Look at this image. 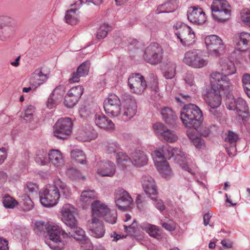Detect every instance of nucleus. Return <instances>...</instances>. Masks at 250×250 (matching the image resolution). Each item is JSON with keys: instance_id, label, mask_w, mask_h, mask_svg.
<instances>
[{"instance_id": "obj_63", "label": "nucleus", "mask_w": 250, "mask_h": 250, "mask_svg": "<svg viewBox=\"0 0 250 250\" xmlns=\"http://www.w3.org/2000/svg\"><path fill=\"white\" fill-rule=\"evenodd\" d=\"M38 189V186L36 184L33 183H27L24 186V190L25 192L33 193Z\"/></svg>"}, {"instance_id": "obj_40", "label": "nucleus", "mask_w": 250, "mask_h": 250, "mask_svg": "<svg viewBox=\"0 0 250 250\" xmlns=\"http://www.w3.org/2000/svg\"><path fill=\"white\" fill-rule=\"evenodd\" d=\"M142 229L145 230L151 237L157 238L160 236L159 234V228L153 225L144 223L142 225Z\"/></svg>"}, {"instance_id": "obj_34", "label": "nucleus", "mask_w": 250, "mask_h": 250, "mask_svg": "<svg viewBox=\"0 0 250 250\" xmlns=\"http://www.w3.org/2000/svg\"><path fill=\"white\" fill-rule=\"evenodd\" d=\"M220 65L221 67V73L220 74L230 76L234 74L236 72V69L234 63L229 60H221L220 61Z\"/></svg>"}, {"instance_id": "obj_36", "label": "nucleus", "mask_w": 250, "mask_h": 250, "mask_svg": "<svg viewBox=\"0 0 250 250\" xmlns=\"http://www.w3.org/2000/svg\"><path fill=\"white\" fill-rule=\"evenodd\" d=\"M128 84L134 92H136V89L141 87V74L139 73H132L128 79Z\"/></svg>"}, {"instance_id": "obj_58", "label": "nucleus", "mask_w": 250, "mask_h": 250, "mask_svg": "<svg viewBox=\"0 0 250 250\" xmlns=\"http://www.w3.org/2000/svg\"><path fill=\"white\" fill-rule=\"evenodd\" d=\"M80 116L84 119L91 118L92 116H94V113L86 106H82L79 110Z\"/></svg>"}, {"instance_id": "obj_64", "label": "nucleus", "mask_w": 250, "mask_h": 250, "mask_svg": "<svg viewBox=\"0 0 250 250\" xmlns=\"http://www.w3.org/2000/svg\"><path fill=\"white\" fill-rule=\"evenodd\" d=\"M34 111V107L32 105H29L25 110L24 120H29L33 116Z\"/></svg>"}, {"instance_id": "obj_18", "label": "nucleus", "mask_w": 250, "mask_h": 250, "mask_svg": "<svg viewBox=\"0 0 250 250\" xmlns=\"http://www.w3.org/2000/svg\"><path fill=\"white\" fill-rule=\"evenodd\" d=\"M13 20L7 16H0V41H6L13 35Z\"/></svg>"}, {"instance_id": "obj_43", "label": "nucleus", "mask_w": 250, "mask_h": 250, "mask_svg": "<svg viewBox=\"0 0 250 250\" xmlns=\"http://www.w3.org/2000/svg\"><path fill=\"white\" fill-rule=\"evenodd\" d=\"M193 131L198 132L200 135L204 137H207L210 133V128L208 126L204 125L200 121V124L198 125H193L192 127Z\"/></svg>"}, {"instance_id": "obj_51", "label": "nucleus", "mask_w": 250, "mask_h": 250, "mask_svg": "<svg viewBox=\"0 0 250 250\" xmlns=\"http://www.w3.org/2000/svg\"><path fill=\"white\" fill-rule=\"evenodd\" d=\"M240 20L242 23L250 27V10L244 9L240 14Z\"/></svg>"}, {"instance_id": "obj_62", "label": "nucleus", "mask_w": 250, "mask_h": 250, "mask_svg": "<svg viewBox=\"0 0 250 250\" xmlns=\"http://www.w3.org/2000/svg\"><path fill=\"white\" fill-rule=\"evenodd\" d=\"M150 77H151V79H152V80H151L152 84L151 85V88L156 93L159 95L157 77L156 76H155L153 74H151Z\"/></svg>"}, {"instance_id": "obj_12", "label": "nucleus", "mask_w": 250, "mask_h": 250, "mask_svg": "<svg viewBox=\"0 0 250 250\" xmlns=\"http://www.w3.org/2000/svg\"><path fill=\"white\" fill-rule=\"evenodd\" d=\"M137 107L135 100L130 97L127 98L122 102L117 117L124 122H127L136 114Z\"/></svg>"}, {"instance_id": "obj_31", "label": "nucleus", "mask_w": 250, "mask_h": 250, "mask_svg": "<svg viewBox=\"0 0 250 250\" xmlns=\"http://www.w3.org/2000/svg\"><path fill=\"white\" fill-rule=\"evenodd\" d=\"M155 167L158 171L165 178H168L171 174V169L168 163L166 161H159L158 159H153Z\"/></svg>"}, {"instance_id": "obj_47", "label": "nucleus", "mask_w": 250, "mask_h": 250, "mask_svg": "<svg viewBox=\"0 0 250 250\" xmlns=\"http://www.w3.org/2000/svg\"><path fill=\"white\" fill-rule=\"evenodd\" d=\"M184 80L188 87L190 88L193 92L196 90L197 86L194 82V77L192 73L187 72L184 76Z\"/></svg>"}, {"instance_id": "obj_29", "label": "nucleus", "mask_w": 250, "mask_h": 250, "mask_svg": "<svg viewBox=\"0 0 250 250\" xmlns=\"http://www.w3.org/2000/svg\"><path fill=\"white\" fill-rule=\"evenodd\" d=\"M79 139L83 142L90 141L97 137V133L92 127L88 126L80 130L79 132Z\"/></svg>"}, {"instance_id": "obj_13", "label": "nucleus", "mask_w": 250, "mask_h": 250, "mask_svg": "<svg viewBox=\"0 0 250 250\" xmlns=\"http://www.w3.org/2000/svg\"><path fill=\"white\" fill-rule=\"evenodd\" d=\"M205 42L208 53L213 56H218L224 50L222 39L218 36L211 35L205 38Z\"/></svg>"}, {"instance_id": "obj_21", "label": "nucleus", "mask_w": 250, "mask_h": 250, "mask_svg": "<svg viewBox=\"0 0 250 250\" xmlns=\"http://www.w3.org/2000/svg\"><path fill=\"white\" fill-rule=\"evenodd\" d=\"M65 89L64 85H59L55 87L47 101L46 104L48 108H53L62 101L65 92Z\"/></svg>"}, {"instance_id": "obj_7", "label": "nucleus", "mask_w": 250, "mask_h": 250, "mask_svg": "<svg viewBox=\"0 0 250 250\" xmlns=\"http://www.w3.org/2000/svg\"><path fill=\"white\" fill-rule=\"evenodd\" d=\"M183 62L194 68H202L208 63V60L201 50H191L184 54Z\"/></svg>"}, {"instance_id": "obj_6", "label": "nucleus", "mask_w": 250, "mask_h": 250, "mask_svg": "<svg viewBox=\"0 0 250 250\" xmlns=\"http://www.w3.org/2000/svg\"><path fill=\"white\" fill-rule=\"evenodd\" d=\"M205 100L210 107L209 109V112L215 118L220 120L222 117V113L217 110V108L222 102L220 91L211 87L208 90L205 96Z\"/></svg>"}, {"instance_id": "obj_52", "label": "nucleus", "mask_w": 250, "mask_h": 250, "mask_svg": "<svg viewBox=\"0 0 250 250\" xmlns=\"http://www.w3.org/2000/svg\"><path fill=\"white\" fill-rule=\"evenodd\" d=\"M66 175L72 180H79L80 178L85 179V177L81 175L80 171L76 168L71 167L67 169L66 171Z\"/></svg>"}, {"instance_id": "obj_10", "label": "nucleus", "mask_w": 250, "mask_h": 250, "mask_svg": "<svg viewBox=\"0 0 250 250\" xmlns=\"http://www.w3.org/2000/svg\"><path fill=\"white\" fill-rule=\"evenodd\" d=\"M175 34L181 43L186 46L194 42L195 35L191 28L186 23L177 22L173 25Z\"/></svg>"}, {"instance_id": "obj_50", "label": "nucleus", "mask_w": 250, "mask_h": 250, "mask_svg": "<svg viewBox=\"0 0 250 250\" xmlns=\"http://www.w3.org/2000/svg\"><path fill=\"white\" fill-rule=\"evenodd\" d=\"M167 142L174 143L178 139V136L173 130L167 128L161 136Z\"/></svg>"}, {"instance_id": "obj_16", "label": "nucleus", "mask_w": 250, "mask_h": 250, "mask_svg": "<svg viewBox=\"0 0 250 250\" xmlns=\"http://www.w3.org/2000/svg\"><path fill=\"white\" fill-rule=\"evenodd\" d=\"M116 206L121 210H127L132 205L133 199L129 194L124 189L119 188L114 194Z\"/></svg>"}, {"instance_id": "obj_1", "label": "nucleus", "mask_w": 250, "mask_h": 250, "mask_svg": "<svg viewBox=\"0 0 250 250\" xmlns=\"http://www.w3.org/2000/svg\"><path fill=\"white\" fill-rule=\"evenodd\" d=\"M35 227L40 231H42L45 227L49 237V239L45 242L51 250H62L64 249L66 241L65 239L69 235L61 227L56 225L45 224L44 222L42 221L36 222Z\"/></svg>"}, {"instance_id": "obj_25", "label": "nucleus", "mask_w": 250, "mask_h": 250, "mask_svg": "<svg viewBox=\"0 0 250 250\" xmlns=\"http://www.w3.org/2000/svg\"><path fill=\"white\" fill-rule=\"evenodd\" d=\"M116 171V166L111 161H103L98 163L97 173L102 176L112 177Z\"/></svg>"}, {"instance_id": "obj_26", "label": "nucleus", "mask_w": 250, "mask_h": 250, "mask_svg": "<svg viewBox=\"0 0 250 250\" xmlns=\"http://www.w3.org/2000/svg\"><path fill=\"white\" fill-rule=\"evenodd\" d=\"M94 120L96 125L101 129L110 131L114 128L115 125L113 122L103 114H95Z\"/></svg>"}, {"instance_id": "obj_30", "label": "nucleus", "mask_w": 250, "mask_h": 250, "mask_svg": "<svg viewBox=\"0 0 250 250\" xmlns=\"http://www.w3.org/2000/svg\"><path fill=\"white\" fill-rule=\"evenodd\" d=\"M178 7L177 0H169L165 3L159 5L155 11L157 14L174 12Z\"/></svg>"}, {"instance_id": "obj_60", "label": "nucleus", "mask_w": 250, "mask_h": 250, "mask_svg": "<svg viewBox=\"0 0 250 250\" xmlns=\"http://www.w3.org/2000/svg\"><path fill=\"white\" fill-rule=\"evenodd\" d=\"M153 201V204L155 208L161 212L163 211L165 209V206L163 201L160 199H158V195H156L155 199H151Z\"/></svg>"}, {"instance_id": "obj_19", "label": "nucleus", "mask_w": 250, "mask_h": 250, "mask_svg": "<svg viewBox=\"0 0 250 250\" xmlns=\"http://www.w3.org/2000/svg\"><path fill=\"white\" fill-rule=\"evenodd\" d=\"M131 157H128L125 153L118 152L117 154V163L119 165L123 166L124 162L130 161L135 167H141V150L140 149H136L130 153Z\"/></svg>"}, {"instance_id": "obj_35", "label": "nucleus", "mask_w": 250, "mask_h": 250, "mask_svg": "<svg viewBox=\"0 0 250 250\" xmlns=\"http://www.w3.org/2000/svg\"><path fill=\"white\" fill-rule=\"evenodd\" d=\"M161 114L163 120L169 125H173L177 119L175 113L171 108L165 107L162 109Z\"/></svg>"}, {"instance_id": "obj_59", "label": "nucleus", "mask_w": 250, "mask_h": 250, "mask_svg": "<svg viewBox=\"0 0 250 250\" xmlns=\"http://www.w3.org/2000/svg\"><path fill=\"white\" fill-rule=\"evenodd\" d=\"M160 224L165 229L169 231L175 230L176 228V223L174 222H164L161 221Z\"/></svg>"}, {"instance_id": "obj_15", "label": "nucleus", "mask_w": 250, "mask_h": 250, "mask_svg": "<svg viewBox=\"0 0 250 250\" xmlns=\"http://www.w3.org/2000/svg\"><path fill=\"white\" fill-rule=\"evenodd\" d=\"M121 104L120 98L116 94L110 93L104 103L105 113L112 117H117Z\"/></svg>"}, {"instance_id": "obj_28", "label": "nucleus", "mask_w": 250, "mask_h": 250, "mask_svg": "<svg viewBox=\"0 0 250 250\" xmlns=\"http://www.w3.org/2000/svg\"><path fill=\"white\" fill-rule=\"evenodd\" d=\"M91 207L92 218L103 217L109 210L107 206L99 200H96L93 202L91 204Z\"/></svg>"}, {"instance_id": "obj_56", "label": "nucleus", "mask_w": 250, "mask_h": 250, "mask_svg": "<svg viewBox=\"0 0 250 250\" xmlns=\"http://www.w3.org/2000/svg\"><path fill=\"white\" fill-rule=\"evenodd\" d=\"M69 95L79 99L83 93V88L81 85L74 86L70 89L68 92Z\"/></svg>"}, {"instance_id": "obj_17", "label": "nucleus", "mask_w": 250, "mask_h": 250, "mask_svg": "<svg viewBox=\"0 0 250 250\" xmlns=\"http://www.w3.org/2000/svg\"><path fill=\"white\" fill-rule=\"evenodd\" d=\"M76 208L70 204H65L61 210V218L62 222L68 227L76 226V219L75 217Z\"/></svg>"}, {"instance_id": "obj_39", "label": "nucleus", "mask_w": 250, "mask_h": 250, "mask_svg": "<svg viewBox=\"0 0 250 250\" xmlns=\"http://www.w3.org/2000/svg\"><path fill=\"white\" fill-rule=\"evenodd\" d=\"M71 157L72 159L82 165L86 164L85 154L83 150L79 149H73L71 152Z\"/></svg>"}, {"instance_id": "obj_23", "label": "nucleus", "mask_w": 250, "mask_h": 250, "mask_svg": "<svg viewBox=\"0 0 250 250\" xmlns=\"http://www.w3.org/2000/svg\"><path fill=\"white\" fill-rule=\"evenodd\" d=\"M88 232L96 238H102L105 234V229L103 223L99 218H92L91 224L88 229Z\"/></svg>"}, {"instance_id": "obj_4", "label": "nucleus", "mask_w": 250, "mask_h": 250, "mask_svg": "<svg viewBox=\"0 0 250 250\" xmlns=\"http://www.w3.org/2000/svg\"><path fill=\"white\" fill-rule=\"evenodd\" d=\"M153 159L169 160L171 157L177 163L185 162L186 159V153L180 148H172L168 145L163 146L159 149L154 151L152 154Z\"/></svg>"}, {"instance_id": "obj_11", "label": "nucleus", "mask_w": 250, "mask_h": 250, "mask_svg": "<svg viewBox=\"0 0 250 250\" xmlns=\"http://www.w3.org/2000/svg\"><path fill=\"white\" fill-rule=\"evenodd\" d=\"M73 123L68 117L59 119L54 126V136L60 139H65L70 134Z\"/></svg>"}, {"instance_id": "obj_49", "label": "nucleus", "mask_w": 250, "mask_h": 250, "mask_svg": "<svg viewBox=\"0 0 250 250\" xmlns=\"http://www.w3.org/2000/svg\"><path fill=\"white\" fill-rule=\"evenodd\" d=\"M97 197V194L94 190H86L81 193V200L87 203L89 200Z\"/></svg>"}, {"instance_id": "obj_57", "label": "nucleus", "mask_w": 250, "mask_h": 250, "mask_svg": "<svg viewBox=\"0 0 250 250\" xmlns=\"http://www.w3.org/2000/svg\"><path fill=\"white\" fill-rule=\"evenodd\" d=\"M79 99L72 95H69L68 93L64 97V104L68 108H72L78 102Z\"/></svg>"}, {"instance_id": "obj_9", "label": "nucleus", "mask_w": 250, "mask_h": 250, "mask_svg": "<svg viewBox=\"0 0 250 250\" xmlns=\"http://www.w3.org/2000/svg\"><path fill=\"white\" fill-rule=\"evenodd\" d=\"M163 54L162 47L157 42H152L145 48L143 58L146 62L156 65L162 61Z\"/></svg>"}, {"instance_id": "obj_5", "label": "nucleus", "mask_w": 250, "mask_h": 250, "mask_svg": "<svg viewBox=\"0 0 250 250\" xmlns=\"http://www.w3.org/2000/svg\"><path fill=\"white\" fill-rule=\"evenodd\" d=\"M226 104L229 110H234L238 113V120H241L244 122L249 117V107L246 102L243 98L238 97L235 99L230 94L226 99Z\"/></svg>"}, {"instance_id": "obj_44", "label": "nucleus", "mask_w": 250, "mask_h": 250, "mask_svg": "<svg viewBox=\"0 0 250 250\" xmlns=\"http://www.w3.org/2000/svg\"><path fill=\"white\" fill-rule=\"evenodd\" d=\"M4 207L7 209H13L18 205V202L9 195H5L2 199Z\"/></svg>"}, {"instance_id": "obj_32", "label": "nucleus", "mask_w": 250, "mask_h": 250, "mask_svg": "<svg viewBox=\"0 0 250 250\" xmlns=\"http://www.w3.org/2000/svg\"><path fill=\"white\" fill-rule=\"evenodd\" d=\"M187 135L196 149L201 150L205 148L206 145L204 140L201 138L198 137L194 133V131H193L192 129H188V130Z\"/></svg>"}, {"instance_id": "obj_14", "label": "nucleus", "mask_w": 250, "mask_h": 250, "mask_svg": "<svg viewBox=\"0 0 250 250\" xmlns=\"http://www.w3.org/2000/svg\"><path fill=\"white\" fill-rule=\"evenodd\" d=\"M211 76L213 80L211 81V87L219 91L222 90L229 96L232 83L228 78V76L218 72L213 73Z\"/></svg>"}, {"instance_id": "obj_38", "label": "nucleus", "mask_w": 250, "mask_h": 250, "mask_svg": "<svg viewBox=\"0 0 250 250\" xmlns=\"http://www.w3.org/2000/svg\"><path fill=\"white\" fill-rule=\"evenodd\" d=\"M48 153L46 150L39 149L37 151L35 162L40 165L45 166L48 164Z\"/></svg>"}, {"instance_id": "obj_20", "label": "nucleus", "mask_w": 250, "mask_h": 250, "mask_svg": "<svg viewBox=\"0 0 250 250\" xmlns=\"http://www.w3.org/2000/svg\"><path fill=\"white\" fill-rule=\"evenodd\" d=\"M187 17L190 22L198 25L203 24L206 21L205 13L199 6H193L189 7L187 12Z\"/></svg>"}, {"instance_id": "obj_2", "label": "nucleus", "mask_w": 250, "mask_h": 250, "mask_svg": "<svg viewBox=\"0 0 250 250\" xmlns=\"http://www.w3.org/2000/svg\"><path fill=\"white\" fill-rule=\"evenodd\" d=\"M202 117L201 110L195 104H185L180 112L181 120L188 129H192L194 125H199Z\"/></svg>"}, {"instance_id": "obj_42", "label": "nucleus", "mask_w": 250, "mask_h": 250, "mask_svg": "<svg viewBox=\"0 0 250 250\" xmlns=\"http://www.w3.org/2000/svg\"><path fill=\"white\" fill-rule=\"evenodd\" d=\"M238 139L237 134L231 131H228L227 136L225 139V141L228 143L231 146V149L233 152L236 151V144Z\"/></svg>"}, {"instance_id": "obj_54", "label": "nucleus", "mask_w": 250, "mask_h": 250, "mask_svg": "<svg viewBox=\"0 0 250 250\" xmlns=\"http://www.w3.org/2000/svg\"><path fill=\"white\" fill-rule=\"evenodd\" d=\"M90 62L89 61H85L83 62L77 68V71L80 76L84 77L86 76L89 70Z\"/></svg>"}, {"instance_id": "obj_41", "label": "nucleus", "mask_w": 250, "mask_h": 250, "mask_svg": "<svg viewBox=\"0 0 250 250\" xmlns=\"http://www.w3.org/2000/svg\"><path fill=\"white\" fill-rule=\"evenodd\" d=\"M176 65L173 62H169L167 63L166 68L164 72V76L167 79H173L176 74Z\"/></svg>"}, {"instance_id": "obj_22", "label": "nucleus", "mask_w": 250, "mask_h": 250, "mask_svg": "<svg viewBox=\"0 0 250 250\" xmlns=\"http://www.w3.org/2000/svg\"><path fill=\"white\" fill-rule=\"evenodd\" d=\"M142 186L146 195L151 199H155L158 191L154 179L149 175H143L142 177Z\"/></svg>"}, {"instance_id": "obj_48", "label": "nucleus", "mask_w": 250, "mask_h": 250, "mask_svg": "<svg viewBox=\"0 0 250 250\" xmlns=\"http://www.w3.org/2000/svg\"><path fill=\"white\" fill-rule=\"evenodd\" d=\"M110 27L107 23L102 24L97 32L96 37L98 39H103L105 38L108 32L110 30Z\"/></svg>"}, {"instance_id": "obj_27", "label": "nucleus", "mask_w": 250, "mask_h": 250, "mask_svg": "<svg viewBox=\"0 0 250 250\" xmlns=\"http://www.w3.org/2000/svg\"><path fill=\"white\" fill-rule=\"evenodd\" d=\"M48 164L59 168L63 165V159L61 152L58 149H51L48 153Z\"/></svg>"}, {"instance_id": "obj_53", "label": "nucleus", "mask_w": 250, "mask_h": 250, "mask_svg": "<svg viewBox=\"0 0 250 250\" xmlns=\"http://www.w3.org/2000/svg\"><path fill=\"white\" fill-rule=\"evenodd\" d=\"M120 149V145L117 142H108L105 145V150L107 153H117Z\"/></svg>"}, {"instance_id": "obj_46", "label": "nucleus", "mask_w": 250, "mask_h": 250, "mask_svg": "<svg viewBox=\"0 0 250 250\" xmlns=\"http://www.w3.org/2000/svg\"><path fill=\"white\" fill-rule=\"evenodd\" d=\"M21 204L22 205L23 210L25 211L30 210L34 207L33 201L26 194H24L21 196Z\"/></svg>"}, {"instance_id": "obj_61", "label": "nucleus", "mask_w": 250, "mask_h": 250, "mask_svg": "<svg viewBox=\"0 0 250 250\" xmlns=\"http://www.w3.org/2000/svg\"><path fill=\"white\" fill-rule=\"evenodd\" d=\"M153 128L155 132L158 135L162 136L163 132L167 128L164 125L161 123H157L153 125Z\"/></svg>"}, {"instance_id": "obj_3", "label": "nucleus", "mask_w": 250, "mask_h": 250, "mask_svg": "<svg viewBox=\"0 0 250 250\" xmlns=\"http://www.w3.org/2000/svg\"><path fill=\"white\" fill-rule=\"evenodd\" d=\"M61 197L60 191L56 184L47 185L39 191L40 201L44 207L56 206Z\"/></svg>"}, {"instance_id": "obj_37", "label": "nucleus", "mask_w": 250, "mask_h": 250, "mask_svg": "<svg viewBox=\"0 0 250 250\" xmlns=\"http://www.w3.org/2000/svg\"><path fill=\"white\" fill-rule=\"evenodd\" d=\"M78 11L76 8L71 9L66 12L65 20L67 23L75 25L78 21Z\"/></svg>"}, {"instance_id": "obj_33", "label": "nucleus", "mask_w": 250, "mask_h": 250, "mask_svg": "<svg viewBox=\"0 0 250 250\" xmlns=\"http://www.w3.org/2000/svg\"><path fill=\"white\" fill-rule=\"evenodd\" d=\"M124 227L125 231L128 235L133 237L138 241L141 240L140 228L135 220H134L133 222L128 226L124 225Z\"/></svg>"}, {"instance_id": "obj_24", "label": "nucleus", "mask_w": 250, "mask_h": 250, "mask_svg": "<svg viewBox=\"0 0 250 250\" xmlns=\"http://www.w3.org/2000/svg\"><path fill=\"white\" fill-rule=\"evenodd\" d=\"M250 41V34L247 32H242L235 35L233 42L235 49L240 52L247 50Z\"/></svg>"}, {"instance_id": "obj_55", "label": "nucleus", "mask_w": 250, "mask_h": 250, "mask_svg": "<svg viewBox=\"0 0 250 250\" xmlns=\"http://www.w3.org/2000/svg\"><path fill=\"white\" fill-rule=\"evenodd\" d=\"M103 218L105 222L111 224H114L116 223L117 219V212L115 210H109L107 213H105Z\"/></svg>"}, {"instance_id": "obj_8", "label": "nucleus", "mask_w": 250, "mask_h": 250, "mask_svg": "<svg viewBox=\"0 0 250 250\" xmlns=\"http://www.w3.org/2000/svg\"><path fill=\"white\" fill-rule=\"evenodd\" d=\"M230 8L226 0H214L211 5L212 17L219 21H225L230 15Z\"/></svg>"}, {"instance_id": "obj_45", "label": "nucleus", "mask_w": 250, "mask_h": 250, "mask_svg": "<svg viewBox=\"0 0 250 250\" xmlns=\"http://www.w3.org/2000/svg\"><path fill=\"white\" fill-rule=\"evenodd\" d=\"M56 184L59 190L60 189V194L62 193V196L65 198H68L71 196V190L70 188L64 183H62L60 179H58L56 181Z\"/></svg>"}]
</instances>
